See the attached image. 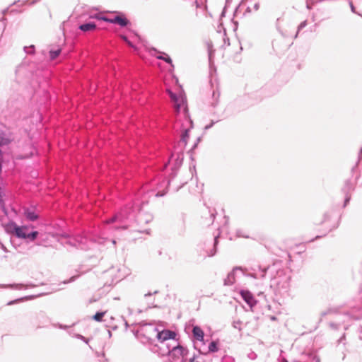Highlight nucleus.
Instances as JSON below:
<instances>
[{
	"label": "nucleus",
	"mask_w": 362,
	"mask_h": 362,
	"mask_svg": "<svg viewBox=\"0 0 362 362\" xmlns=\"http://www.w3.org/2000/svg\"><path fill=\"white\" fill-rule=\"evenodd\" d=\"M158 293V291H154L153 293H151V292H148V293H146V294L144 295V297H145L146 298H147L148 297L151 296L153 294H156V293Z\"/></svg>",
	"instance_id": "49530a36"
},
{
	"label": "nucleus",
	"mask_w": 362,
	"mask_h": 362,
	"mask_svg": "<svg viewBox=\"0 0 362 362\" xmlns=\"http://www.w3.org/2000/svg\"><path fill=\"white\" fill-rule=\"evenodd\" d=\"M238 273L243 275L244 268L242 267H235L230 272L228 273L227 277L224 279L225 286H231L235 282V278Z\"/></svg>",
	"instance_id": "9d476101"
},
{
	"label": "nucleus",
	"mask_w": 362,
	"mask_h": 362,
	"mask_svg": "<svg viewBox=\"0 0 362 362\" xmlns=\"http://www.w3.org/2000/svg\"><path fill=\"white\" fill-rule=\"evenodd\" d=\"M354 190V185L351 180H346L342 188V192L344 194H351V192Z\"/></svg>",
	"instance_id": "a211bd4d"
},
{
	"label": "nucleus",
	"mask_w": 362,
	"mask_h": 362,
	"mask_svg": "<svg viewBox=\"0 0 362 362\" xmlns=\"http://www.w3.org/2000/svg\"><path fill=\"white\" fill-rule=\"evenodd\" d=\"M306 8L308 10H310L312 8V6L308 1H307V4H306Z\"/></svg>",
	"instance_id": "864d4df0"
},
{
	"label": "nucleus",
	"mask_w": 362,
	"mask_h": 362,
	"mask_svg": "<svg viewBox=\"0 0 362 362\" xmlns=\"http://www.w3.org/2000/svg\"><path fill=\"white\" fill-rule=\"evenodd\" d=\"M240 294L243 300L249 305L251 310L257 305V300L255 298L253 294L248 290H240Z\"/></svg>",
	"instance_id": "9b49d317"
},
{
	"label": "nucleus",
	"mask_w": 362,
	"mask_h": 362,
	"mask_svg": "<svg viewBox=\"0 0 362 362\" xmlns=\"http://www.w3.org/2000/svg\"><path fill=\"white\" fill-rule=\"evenodd\" d=\"M110 23L117 24L122 28L130 24V21L123 14L115 16L111 18Z\"/></svg>",
	"instance_id": "f8f14e48"
},
{
	"label": "nucleus",
	"mask_w": 362,
	"mask_h": 362,
	"mask_svg": "<svg viewBox=\"0 0 362 362\" xmlns=\"http://www.w3.org/2000/svg\"><path fill=\"white\" fill-rule=\"evenodd\" d=\"M193 346L194 349H196L199 354L206 355V343L204 341V339L200 341H194Z\"/></svg>",
	"instance_id": "ddd939ff"
},
{
	"label": "nucleus",
	"mask_w": 362,
	"mask_h": 362,
	"mask_svg": "<svg viewBox=\"0 0 362 362\" xmlns=\"http://www.w3.org/2000/svg\"><path fill=\"white\" fill-rule=\"evenodd\" d=\"M124 211V214L127 215V218H124V221L129 219L133 216V214L134 212V206L132 204H127L124 207H123L120 210V211Z\"/></svg>",
	"instance_id": "6ab92c4d"
},
{
	"label": "nucleus",
	"mask_w": 362,
	"mask_h": 362,
	"mask_svg": "<svg viewBox=\"0 0 362 362\" xmlns=\"http://www.w3.org/2000/svg\"><path fill=\"white\" fill-rule=\"evenodd\" d=\"M24 51L28 54H33L35 53V47L34 45H30L28 47H24Z\"/></svg>",
	"instance_id": "7c9ffc66"
},
{
	"label": "nucleus",
	"mask_w": 362,
	"mask_h": 362,
	"mask_svg": "<svg viewBox=\"0 0 362 362\" xmlns=\"http://www.w3.org/2000/svg\"><path fill=\"white\" fill-rule=\"evenodd\" d=\"M13 139V136L11 132L0 129V171L1 170L2 163L4 162L2 148L5 146H8Z\"/></svg>",
	"instance_id": "6e6552de"
},
{
	"label": "nucleus",
	"mask_w": 362,
	"mask_h": 362,
	"mask_svg": "<svg viewBox=\"0 0 362 362\" xmlns=\"http://www.w3.org/2000/svg\"><path fill=\"white\" fill-rule=\"evenodd\" d=\"M122 40L126 42L129 46L132 47V42L128 40V37L125 35L122 36Z\"/></svg>",
	"instance_id": "58836bf2"
},
{
	"label": "nucleus",
	"mask_w": 362,
	"mask_h": 362,
	"mask_svg": "<svg viewBox=\"0 0 362 362\" xmlns=\"http://www.w3.org/2000/svg\"><path fill=\"white\" fill-rule=\"evenodd\" d=\"M351 200V194H345V199L344 202V207H346Z\"/></svg>",
	"instance_id": "c9c22d12"
},
{
	"label": "nucleus",
	"mask_w": 362,
	"mask_h": 362,
	"mask_svg": "<svg viewBox=\"0 0 362 362\" xmlns=\"http://www.w3.org/2000/svg\"><path fill=\"white\" fill-rule=\"evenodd\" d=\"M235 235L238 238H250L249 235L247 232L242 228L237 229L235 231Z\"/></svg>",
	"instance_id": "393cba45"
},
{
	"label": "nucleus",
	"mask_w": 362,
	"mask_h": 362,
	"mask_svg": "<svg viewBox=\"0 0 362 362\" xmlns=\"http://www.w3.org/2000/svg\"><path fill=\"white\" fill-rule=\"evenodd\" d=\"M331 317L330 321L328 322L329 328L332 331L345 332L347 330L352 320H358L362 319V305H358L352 308L350 310L346 312H339L336 308H329L327 310L322 311L320 313V320L325 316ZM337 345L342 344L346 345V334L343 332L342 335L337 341Z\"/></svg>",
	"instance_id": "f257e3e1"
},
{
	"label": "nucleus",
	"mask_w": 362,
	"mask_h": 362,
	"mask_svg": "<svg viewBox=\"0 0 362 362\" xmlns=\"http://www.w3.org/2000/svg\"><path fill=\"white\" fill-rule=\"evenodd\" d=\"M39 0H32V1H30V0H25L23 2L22 5H25V4H29V5H34L36 3L38 2Z\"/></svg>",
	"instance_id": "e433bc0d"
},
{
	"label": "nucleus",
	"mask_w": 362,
	"mask_h": 362,
	"mask_svg": "<svg viewBox=\"0 0 362 362\" xmlns=\"http://www.w3.org/2000/svg\"><path fill=\"white\" fill-rule=\"evenodd\" d=\"M4 228L6 233L15 235L18 238L28 240V242L35 240L39 235V232L37 230L28 233V226H19L14 221H10L6 224Z\"/></svg>",
	"instance_id": "423d86ee"
},
{
	"label": "nucleus",
	"mask_w": 362,
	"mask_h": 362,
	"mask_svg": "<svg viewBox=\"0 0 362 362\" xmlns=\"http://www.w3.org/2000/svg\"><path fill=\"white\" fill-rule=\"evenodd\" d=\"M197 358H198V356L195 354H194L190 358H187V355H186V357L184 358L182 361H188L189 362H200L199 361H197Z\"/></svg>",
	"instance_id": "473e14b6"
},
{
	"label": "nucleus",
	"mask_w": 362,
	"mask_h": 362,
	"mask_svg": "<svg viewBox=\"0 0 362 362\" xmlns=\"http://www.w3.org/2000/svg\"><path fill=\"white\" fill-rule=\"evenodd\" d=\"M241 325H242V321H240L239 320H234L233 322V323H232L233 327H234L235 329H238L239 331L242 330Z\"/></svg>",
	"instance_id": "2f4dec72"
},
{
	"label": "nucleus",
	"mask_w": 362,
	"mask_h": 362,
	"mask_svg": "<svg viewBox=\"0 0 362 362\" xmlns=\"http://www.w3.org/2000/svg\"><path fill=\"white\" fill-rule=\"evenodd\" d=\"M361 159H362V147L361 148L359 153H358V162H359Z\"/></svg>",
	"instance_id": "8fccbe9b"
},
{
	"label": "nucleus",
	"mask_w": 362,
	"mask_h": 362,
	"mask_svg": "<svg viewBox=\"0 0 362 362\" xmlns=\"http://www.w3.org/2000/svg\"><path fill=\"white\" fill-rule=\"evenodd\" d=\"M62 49L60 48L57 49H50L49 51V55L51 60L56 59L60 54Z\"/></svg>",
	"instance_id": "b1692460"
},
{
	"label": "nucleus",
	"mask_w": 362,
	"mask_h": 362,
	"mask_svg": "<svg viewBox=\"0 0 362 362\" xmlns=\"http://www.w3.org/2000/svg\"><path fill=\"white\" fill-rule=\"evenodd\" d=\"M259 8V4L257 2V3H255L253 6V8L255 11H257Z\"/></svg>",
	"instance_id": "09e8293b"
},
{
	"label": "nucleus",
	"mask_w": 362,
	"mask_h": 362,
	"mask_svg": "<svg viewBox=\"0 0 362 362\" xmlns=\"http://www.w3.org/2000/svg\"><path fill=\"white\" fill-rule=\"evenodd\" d=\"M312 362H320V360L318 357L315 356L312 358Z\"/></svg>",
	"instance_id": "de8ad7c7"
},
{
	"label": "nucleus",
	"mask_w": 362,
	"mask_h": 362,
	"mask_svg": "<svg viewBox=\"0 0 362 362\" xmlns=\"http://www.w3.org/2000/svg\"><path fill=\"white\" fill-rule=\"evenodd\" d=\"M180 105L177 104V110L180 111Z\"/></svg>",
	"instance_id": "e2e57ef3"
},
{
	"label": "nucleus",
	"mask_w": 362,
	"mask_h": 362,
	"mask_svg": "<svg viewBox=\"0 0 362 362\" xmlns=\"http://www.w3.org/2000/svg\"><path fill=\"white\" fill-rule=\"evenodd\" d=\"M106 314V312H97L93 316V319L97 322H100L103 320V317Z\"/></svg>",
	"instance_id": "bb28decb"
},
{
	"label": "nucleus",
	"mask_w": 362,
	"mask_h": 362,
	"mask_svg": "<svg viewBox=\"0 0 362 362\" xmlns=\"http://www.w3.org/2000/svg\"><path fill=\"white\" fill-rule=\"evenodd\" d=\"M97 28L96 24L94 22H87L83 24H81L78 26V29L84 33L90 32L95 30Z\"/></svg>",
	"instance_id": "f3484780"
},
{
	"label": "nucleus",
	"mask_w": 362,
	"mask_h": 362,
	"mask_svg": "<svg viewBox=\"0 0 362 362\" xmlns=\"http://www.w3.org/2000/svg\"><path fill=\"white\" fill-rule=\"evenodd\" d=\"M291 276L286 273L284 269H278L273 274H271L269 289H271L276 296H288L290 291Z\"/></svg>",
	"instance_id": "20e7f679"
},
{
	"label": "nucleus",
	"mask_w": 362,
	"mask_h": 362,
	"mask_svg": "<svg viewBox=\"0 0 362 362\" xmlns=\"http://www.w3.org/2000/svg\"><path fill=\"white\" fill-rule=\"evenodd\" d=\"M360 339L362 340V331H361V334L360 335Z\"/></svg>",
	"instance_id": "774afa93"
},
{
	"label": "nucleus",
	"mask_w": 362,
	"mask_h": 362,
	"mask_svg": "<svg viewBox=\"0 0 362 362\" xmlns=\"http://www.w3.org/2000/svg\"><path fill=\"white\" fill-rule=\"evenodd\" d=\"M25 217L30 221H35L39 218V216L35 213L34 209L25 208L23 209Z\"/></svg>",
	"instance_id": "2eb2a0df"
},
{
	"label": "nucleus",
	"mask_w": 362,
	"mask_h": 362,
	"mask_svg": "<svg viewBox=\"0 0 362 362\" xmlns=\"http://www.w3.org/2000/svg\"><path fill=\"white\" fill-rule=\"evenodd\" d=\"M248 358L251 360H254L257 358V354L255 352H251L248 354Z\"/></svg>",
	"instance_id": "ea45409f"
},
{
	"label": "nucleus",
	"mask_w": 362,
	"mask_h": 362,
	"mask_svg": "<svg viewBox=\"0 0 362 362\" xmlns=\"http://www.w3.org/2000/svg\"><path fill=\"white\" fill-rule=\"evenodd\" d=\"M321 237H322L321 235H317L314 239H312V240H310V242H313L314 240L319 239V238H320Z\"/></svg>",
	"instance_id": "13d9d810"
},
{
	"label": "nucleus",
	"mask_w": 362,
	"mask_h": 362,
	"mask_svg": "<svg viewBox=\"0 0 362 362\" xmlns=\"http://www.w3.org/2000/svg\"><path fill=\"white\" fill-rule=\"evenodd\" d=\"M8 10H9V8H6V9H4L3 11V14H6L8 11Z\"/></svg>",
	"instance_id": "bf43d9fd"
},
{
	"label": "nucleus",
	"mask_w": 362,
	"mask_h": 362,
	"mask_svg": "<svg viewBox=\"0 0 362 362\" xmlns=\"http://www.w3.org/2000/svg\"><path fill=\"white\" fill-rule=\"evenodd\" d=\"M165 346V349L163 348L157 354L159 356L164 358L163 362H175L179 360L182 361L189 352L177 340L172 341L171 344H168Z\"/></svg>",
	"instance_id": "39448f33"
},
{
	"label": "nucleus",
	"mask_w": 362,
	"mask_h": 362,
	"mask_svg": "<svg viewBox=\"0 0 362 362\" xmlns=\"http://www.w3.org/2000/svg\"><path fill=\"white\" fill-rule=\"evenodd\" d=\"M11 12H17V11H16V10H15V9H12V10L11 11Z\"/></svg>",
	"instance_id": "338daca9"
},
{
	"label": "nucleus",
	"mask_w": 362,
	"mask_h": 362,
	"mask_svg": "<svg viewBox=\"0 0 362 362\" xmlns=\"http://www.w3.org/2000/svg\"><path fill=\"white\" fill-rule=\"evenodd\" d=\"M209 217L208 218H204V224L206 225V226H210L211 225L214 221V218H215V216H216V213L214 212H212L211 211H209Z\"/></svg>",
	"instance_id": "5701e85b"
},
{
	"label": "nucleus",
	"mask_w": 362,
	"mask_h": 362,
	"mask_svg": "<svg viewBox=\"0 0 362 362\" xmlns=\"http://www.w3.org/2000/svg\"><path fill=\"white\" fill-rule=\"evenodd\" d=\"M215 124V122H211L209 124H207L204 127V130H208L209 129H211L214 124Z\"/></svg>",
	"instance_id": "37998d69"
},
{
	"label": "nucleus",
	"mask_w": 362,
	"mask_h": 362,
	"mask_svg": "<svg viewBox=\"0 0 362 362\" xmlns=\"http://www.w3.org/2000/svg\"><path fill=\"white\" fill-rule=\"evenodd\" d=\"M77 338L83 341L86 344H88V339L86 338L85 337H83V335L81 334H77L76 335Z\"/></svg>",
	"instance_id": "4c0bfd02"
},
{
	"label": "nucleus",
	"mask_w": 362,
	"mask_h": 362,
	"mask_svg": "<svg viewBox=\"0 0 362 362\" xmlns=\"http://www.w3.org/2000/svg\"><path fill=\"white\" fill-rule=\"evenodd\" d=\"M349 6H350L351 11L353 13H356V8H355V6H354V4H353V3L351 1L349 2Z\"/></svg>",
	"instance_id": "a18cd8bd"
},
{
	"label": "nucleus",
	"mask_w": 362,
	"mask_h": 362,
	"mask_svg": "<svg viewBox=\"0 0 362 362\" xmlns=\"http://www.w3.org/2000/svg\"><path fill=\"white\" fill-rule=\"evenodd\" d=\"M20 1V0L15 1L13 4H11V6L17 5Z\"/></svg>",
	"instance_id": "4d7b16f0"
},
{
	"label": "nucleus",
	"mask_w": 362,
	"mask_h": 362,
	"mask_svg": "<svg viewBox=\"0 0 362 362\" xmlns=\"http://www.w3.org/2000/svg\"><path fill=\"white\" fill-rule=\"evenodd\" d=\"M251 12V9H250V6H247L246 10H245V13H250Z\"/></svg>",
	"instance_id": "6e6d98bb"
},
{
	"label": "nucleus",
	"mask_w": 362,
	"mask_h": 362,
	"mask_svg": "<svg viewBox=\"0 0 362 362\" xmlns=\"http://www.w3.org/2000/svg\"><path fill=\"white\" fill-rule=\"evenodd\" d=\"M100 21H105V22H109L110 23V21H111V18H109L106 16H102L100 17Z\"/></svg>",
	"instance_id": "a19ab883"
},
{
	"label": "nucleus",
	"mask_w": 362,
	"mask_h": 362,
	"mask_svg": "<svg viewBox=\"0 0 362 362\" xmlns=\"http://www.w3.org/2000/svg\"><path fill=\"white\" fill-rule=\"evenodd\" d=\"M267 271L272 274V267L262 268L260 266H257V267H252L250 272H247V269H244L243 276L255 279H263L266 276Z\"/></svg>",
	"instance_id": "1a4fd4ad"
},
{
	"label": "nucleus",
	"mask_w": 362,
	"mask_h": 362,
	"mask_svg": "<svg viewBox=\"0 0 362 362\" xmlns=\"http://www.w3.org/2000/svg\"><path fill=\"white\" fill-rule=\"evenodd\" d=\"M189 137V129H185L181 134L180 139L177 144L175 146L173 151L169 158L168 163L165 165V168L170 163H172L171 173L169 175L168 185L173 182L177 174L178 169L182 164L184 156L183 150L187 144Z\"/></svg>",
	"instance_id": "7ed1b4c3"
},
{
	"label": "nucleus",
	"mask_w": 362,
	"mask_h": 362,
	"mask_svg": "<svg viewBox=\"0 0 362 362\" xmlns=\"http://www.w3.org/2000/svg\"><path fill=\"white\" fill-rule=\"evenodd\" d=\"M100 16H101V15L100 13H96V14L90 16V18H95V19H97V20H100Z\"/></svg>",
	"instance_id": "c03bdc74"
},
{
	"label": "nucleus",
	"mask_w": 362,
	"mask_h": 362,
	"mask_svg": "<svg viewBox=\"0 0 362 362\" xmlns=\"http://www.w3.org/2000/svg\"><path fill=\"white\" fill-rule=\"evenodd\" d=\"M127 215L124 214L123 211H119L111 218L106 220L105 223L107 224H110L115 223L116 221L123 222L124 221V218H127Z\"/></svg>",
	"instance_id": "dca6fc26"
},
{
	"label": "nucleus",
	"mask_w": 362,
	"mask_h": 362,
	"mask_svg": "<svg viewBox=\"0 0 362 362\" xmlns=\"http://www.w3.org/2000/svg\"><path fill=\"white\" fill-rule=\"evenodd\" d=\"M158 59H160L166 62L167 64H169L171 65L172 67H174V65L173 64V61L169 55L164 52H161L160 55H158L156 57Z\"/></svg>",
	"instance_id": "4be33fe9"
},
{
	"label": "nucleus",
	"mask_w": 362,
	"mask_h": 362,
	"mask_svg": "<svg viewBox=\"0 0 362 362\" xmlns=\"http://www.w3.org/2000/svg\"><path fill=\"white\" fill-rule=\"evenodd\" d=\"M218 342L217 341H211L207 346L206 354L209 353H214L218 350Z\"/></svg>",
	"instance_id": "aec40b11"
},
{
	"label": "nucleus",
	"mask_w": 362,
	"mask_h": 362,
	"mask_svg": "<svg viewBox=\"0 0 362 362\" xmlns=\"http://www.w3.org/2000/svg\"><path fill=\"white\" fill-rule=\"evenodd\" d=\"M1 248L4 252H8L6 247L4 245H2Z\"/></svg>",
	"instance_id": "052dcab7"
},
{
	"label": "nucleus",
	"mask_w": 362,
	"mask_h": 362,
	"mask_svg": "<svg viewBox=\"0 0 362 362\" xmlns=\"http://www.w3.org/2000/svg\"><path fill=\"white\" fill-rule=\"evenodd\" d=\"M278 361L279 362H288V360L282 355H280L279 357L278 358Z\"/></svg>",
	"instance_id": "79ce46f5"
},
{
	"label": "nucleus",
	"mask_w": 362,
	"mask_h": 362,
	"mask_svg": "<svg viewBox=\"0 0 362 362\" xmlns=\"http://www.w3.org/2000/svg\"><path fill=\"white\" fill-rule=\"evenodd\" d=\"M170 97H171V98H172L173 100H176L177 99V95H176L175 93H170Z\"/></svg>",
	"instance_id": "3c124183"
},
{
	"label": "nucleus",
	"mask_w": 362,
	"mask_h": 362,
	"mask_svg": "<svg viewBox=\"0 0 362 362\" xmlns=\"http://www.w3.org/2000/svg\"><path fill=\"white\" fill-rule=\"evenodd\" d=\"M332 211H333L332 210V211H327L324 214L323 218H322V221L320 222V224H322V223L329 221V219L332 216Z\"/></svg>",
	"instance_id": "cd10ccee"
},
{
	"label": "nucleus",
	"mask_w": 362,
	"mask_h": 362,
	"mask_svg": "<svg viewBox=\"0 0 362 362\" xmlns=\"http://www.w3.org/2000/svg\"><path fill=\"white\" fill-rule=\"evenodd\" d=\"M4 195H5V194H4V191L1 189V187H0V206H4L5 204L4 199H3Z\"/></svg>",
	"instance_id": "f704fd0d"
},
{
	"label": "nucleus",
	"mask_w": 362,
	"mask_h": 362,
	"mask_svg": "<svg viewBox=\"0 0 362 362\" xmlns=\"http://www.w3.org/2000/svg\"><path fill=\"white\" fill-rule=\"evenodd\" d=\"M192 336H193V341H201L204 338V333L200 327L195 325L192 328Z\"/></svg>",
	"instance_id": "4468645a"
},
{
	"label": "nucleus",
	"mask_w": 362,
	"mask_h": 362,
	"mask_svg": "<svg viewBox=\"0 0 362 362\" xmlns=\"http://www.w3.org/2000/svg\"><path fill=\"white\" fill-rule=\"evenodd\" d=\"M257 296H262L265 297V296H264V291H259V292L258 293Z\"/></svg>",
	"instance_id": "5fc2aeb1"
},
{
	"label": "nucleus",
	"mask_w": 362,
	"mask_h": 362,
	"mask_svg": "<svg viewBox=\"0 0 362 362\" xmlns=\"http://www.w3.org/2000/svg\"><path fill=\"white\" fill-rule=\"evenodd\" d=\"M141 328L139 331L146 339V344H149L150 350L158 354L166 348V345L171 344L172 341H177V333L169 329L159 331L158 328L151 323L141 321L138 324Z\"/></svg>",
	"instance_id": "f03ea898"
},
{
	"label": "nucleus",
	"mask_w": 362,
	"mask_h": 362,
	"mask_svg": "<svg viewBox=\"0 0 362 362\" xmlns=\"http://www.w3.org/2000/svg\"><path fill=\"white\" fill-rule=\"evenodd\" d=\"M201 137H198L197 139V141L196 142L193 144L192 147L191 148L190 150H189L188 151V154H189L190 156V158L192 159V154H193V151L198 146V144L201 141Z\"/></svg>",
	"instance_id": "c756f323"
},
{
	"label": "nucleus",
	"mask_w": 362,
	"mask_h": 362,
	"mask_svg": "<svg viewBox=\"0 0 362 362\" xmlns=\"http://www.w3.org/2000/svg\"><path fill=\"white\" fill-rule=\"evenodd\" d=\"M185 183H187V182H182V185L178 187V189L182 187Z\"/></svg>",
	"instance_id": "69168bd1"
},
{
	"label": "nucleus",
	"mask_w": 362,
	"mask_h": 362,
	"mask_svg": "<svg viewBox=\"0 0 362 362\" xmlns=\"http://www.w3.org/2000/svg\"><path fill=\"white\" fill-rule=\"evenodd\" d=\"M270 318L272 320H276V319L275 316H271Z\"/></svg>",
	"instance_id": "0e129e2a"
},
{
	"label": "nucleus",
	"mask_w": 362,
	"mask_h": 362,
	"mask_svg": "<svg viewBox=\"0 0 362 362\" xmlns=\"http://www.w3.org/2000/svg\"><path fill=\"white\" fill-rule=\"evenodd\" d=\"M306 25H307V21H304L300 23V25L298 26V31H297V33H296L295 37H297L299 31L301 30L302 29H303Z\"/></svg>",
	"instance_id": "72a5a7b5"
},
{
	"label": "nucleus",
	"mask_w": 362,
	"mask_h": 362,
	"mask_svg": "<svg viewBox=\"0 0 362 362\" xmlns=\"http://www.w3.org/2000/svg\"><path fill=\"white\" fill-rule=\"evenodd\" d=\"M28 285H24L23 284H2L1 285V288H11L13 289L21 290L23 288H28Z\"/></svg>",
	"instance_id": "412c9836"
},
{
	"label": "nucleus",
	"mask_w": 362,
	"mask_h": 362,
	"mask_svg": "<svg viewBox=\"0 0 362 362\" xmlns=\"http://www.w3.org/2000/svg\"><path fill=\"white\" fill-rule=\"evenodd\" d=\"M75 279H76V276H72L69 281V282L74 281L75 280Z\"/></svg>",
	"instance_id": "680f3d73"
},
{
	"label": "nucleus",
	"mask_w": 362,
	"mask_h": 362,
	"mask_svg": "<svg viewBox=\"0 0 362 362\" xmlns=\"http://www.w3.org/2000/svg\"><path fill=\"white\" fill-rule=\"evenodd\" d=\"M122 320L124 322V325H125L126 329H127V328L129 327V325L127 321L126 320H124V318L123 317H122Z\"/></svg>",
	"instance_id": "603ef678"
},
{
	"label": "nucleus",
	"mask_w": 362,
	"mask_h": 362,
	"mask_svg": "<svg viewBox=\"0 0 362 362\" xmlns=\"http://www.w3.org/2000/svg\"><path fill=\"white\" fill-rule=\"evenodd\" d=\"M220 232L215 235L213 240L205 241L198 245L197 252L198 255L203 259L206 257H214L217 252V245Z\"/></svg>",
	"instance_id": "0eeeda50"
},
{
	"label": "nucleus",
	"mask_w": 362,
	"mask_h": 362,
	"mask_svg": "<svg viewBox=\"0 0 362 362\" xmlns=\"http://www.w3.org/2000/svg\"><path fill=\"white\" fill-rule=\"evenodd\" d=\"M33 298H34V296H26V297H23V298H18V299L9 301L7 303V305H12L16 304L18 303L23 302V301H24L25 300L33 299Z\"/></svg>",
	"instance_id": "a878e982"
},
{
	"label": "nucleus",
	"mask_w": 362,
	"mask_h": 362,
	"mask_svg": "<svg viewBox=\"0 0 362 362\" xmlns=\"http://www.w3.org/2000/svg\"><path fill=\"white\" fill-rule=\"evenodd\" d=\"M214 102L211 103V106L216 107L218 103L219 93H216L215 90L213 91Z\"/></svg>",
	"instance_id": "c85d7f7f"
}]
</instances>
